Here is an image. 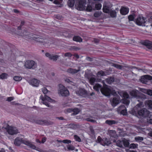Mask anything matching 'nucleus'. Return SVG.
<instances>
[{"label":"nucleus","instance_id":"nucleus-38","mask_svg":"<svg viewBox=\"0 0 152 152\" xmlns=\"http://www.w3.org/2000/svg\"><path fill=\"white\" fill-rule=\"evenodd\" d=\"M116 145H117L118 147H122L123 145L122 140L121 141L120 140H118L116 142Z\"/></svg>","mask_w":152,"mask_h":152},{"label":"nucleus","instance_id":"nucleus-24","mask_svg":"<svg viewBox=\"0 0 152 152\" xmlns=\"http://www.w3.org/2000/svg\"><path fill=\"white\" fill-rule=\"evenodd\" d=\"M102 7V4L99 3H96L95 5V6H94V10H100Z\"/></svg>","mask_w":152,"mask_h":152},{"label":"nucleus","instance_id":"nucleus-19","mask_svg":"<svg viewBox=\"0 0 152 152\" xmlns=\"http://www.w3.org/2000/svg\"><path fill=\"white\" fill-rule=\"evenodd\" d=\"M23 139L20 137L17 138L15 140L14 143L17 146H19L21 143H22Z\"/></svg>","mask_w":152,"mask_h":152},{"label":"nucleus","instance_id":"nucleus-44","mask_svg":"<svg viewBox=\"0 0 152 152\" xmlns=\"http://www.w3.org/2000/svg\"><path fill=\"white\" fill-rule=\"evenodd\" d=\"M145 77L146 78L147 81L148 82V80H152V77L151 76L145 75Z\"/></svg>","mask_w":152,"mask_h":152},{"label":"nucleus","instance_id":"nucleus-4","mask_svg":"<svg viewBox=\"0 0 152 152\" xmlns=\"http://www.w3.org/2000/svg\"><path fill=\"white\" fill-rule=\"evenodd\" d=\"M58 91V94L60 96H66L69 95V92L67 88L61 84L59 85Z\"/></svg>","mask_w":152,"mask_h":152},{"label":"nucleus","instance_id":"nucleus-15","mask_svg":"<svg viewBox=\"0 0 152 152\" xmlns=\"http://www.w3.org/2000/svg\"><path fill=\"white\" fill-rule=\"evenodd\" d=\"M22 143L27 145L33 149H35L36 148L35 146L31 142L26 139H23Z\"/></svg>","mask_w":152,"mask_h":152},{"label":"nucleus","instance_id":"nucleus-56","mask_svg":"<svg viewBox=\"0 0 152 152\" xmlns=\"http://www.w3.org/2000/svg\"><path fill=\"white\" fill-rule=\"evenodd\" d=\"M86 120L88 121H90L93 122H95L94 120L92 119L91 118H87L86 119Z\"/></svg>","mask_w":152,"mask_h":152},{"label":"nucleus","instance_id":"nucleus-3","mask_svg":"<svg viewBox=\"0 0 152 152\" xmlns=\"http://www.w3.org/2000/svg\"><path fill=\"white\" fill-rule=\"evenodd\" d=\"M101 91L103 95L106 96H109L110 94L114 96L116 94V92L115 90L112 89L111 88H109L106 86L101 88Z\"/></svg>","mask_w":152,"mask_h":152},{"label":"nucleus","instance_id":"nucleus-40","mask_svg":"<svg viewBox=\"0 0 152 152\" xmlns=\"http://www.w3.org/2000/svg\"><path fill=\"white\" fill-rule=\"evenodd\" d=\"M73 114L74 115L77 114L80 111V110L78 108H75L73 109Z\"/></svg>","mask_w":152,"mask_h":152},{"label":"nucleus","instance_id":"nucleus-42","mask_svg":"<svg viewBox=\"0 0 152 152\" xmlns=\"http://www.w3.org/2000/svg\"><path fill=\"white\" fill-rule=\"evenodd\" d=\"M135 18V15L133 14L132 15H129L128 17V19L130 21H133L134 20Z\"/></svg>","mask_w":152,"mask_h":152},{"label":"nucleus","instance_id":"nucleus-9","mask_svg":"<svg viewBox=\"0 0 152 152\" xmlns=\"http://www.w3.org/2000/svg\"><path fill=\"white\" fill-rule=\"evenodd\" d=\"M6 129L8 133L10 135L16 134L18 132V130L16 127L9 126L7 127Z\"/></svg>","mask_w":152,"mask_h":152},{"label":"nucleus","instance_id":"nucleus-10","mask_svg":"<svg viewBox=\"0 0 152 152\" xmlns=\"http://www.w3.org/2000/svg\"><path fill=\"white\" fill-rule=\"evenodd\" d=\"M40 81L36 79H33L29 80L28 83L32 86L34 87H38L40 83Z\"/></svg>","mask_w":152,"mask_h":152},{"label":"nucleus","instance_id":"nucleus-26","mask_svg":"<svg viewBox=\"0 0 152 152\" xmlns=\"http://www.w3.org/2000/svg\"><path fill=\"white\" fill-rule=\"evenodd\" d=\"M80 70H76L74 69H68L67 71L68 72L74 74Z\"/></svg>","mask_w":152,"mask_h":152},{"label":"nucleus","instance_id":"nucleus-36","mask_svg":"<svg viewBox=\"0 0 152 152\" xmlns=\"http://www.w3.org/2000/svg\"><path fill=\"white\" fill-rule=\"evenodd\" d=\"M72 80V79L71 78H67L65 79V81L66 82L69 83L72 85H74V83H73Z\"/></svg>","mask_w":152,"mask_h":152},{"label":"nucleus","instance_id":"nucleus-48","mask_svg":"<svg viewBox=\"0 0 152 152\" xmlns=\"http://www.w3.org/2000/svg\"><path fill=\"white\" fill-rule=\"evenodd\" d=\"M110 133H113V134H110V136L113 137H115L116 135V132L114 130H110Z\"/></svg>","mask_w":152,"mask_h":152},{"label":"nucleus","instance_id":"nucleus-21","mask_svg":"<svg viewBox=\"0 0 152 152\" xmlns=\"http://www.w3.org/2000/svg\"><path fill=\"white\" fill-rule=\"evenodd\" d=\"M110 143V141L106 138H104L101 142V144L103 145H108Z\"/></svg>","mask_w":152,"mask_h":152},{"label":"nucleus","instance_id":"nucleus-37","mask_svg":"<svg viewBox=\"0 0 152 152\" xmlns=\"http://www.w3.org/2000/svg\"><path fill=\"white\" fill-rule=\"evenodd\" d=\"M146 79V78L145 77V75H144L141 77V79H140V81L143 83H145L147 82Z\"/></svg>","mask_w":152,"mask_h":152},{"label":"nucleus","instance_id":"nucleus-2","mask_svg":"<svg viewBox=\"0 0 152 152\" xmlns=\"http://www.w3.org/2000/svg\"><path fill=\"white\" fill-rule=\"evenodd\" d=\"M118 93L123 99L121 100L119 96L113 98L111 100V104L112 106L113 107H115L120 102H122L123 103L128 105L129 103V95L126 92L122 91L121 92H118Z\"/></svg>","mask_w":152,"mask_h":152},{"label":"nucleus","instance_id":"nucleus-64","mask_svg":"<svg viewBox=\"0 0 152 152\" xmlns=\"http://www.w3.org/2000/svg\"><path fill=\"white\" fill-rule=\"evenodd\" d=\"M148 134L151 136L152 137V130L151 132H149L148 133Z\"/></svg>","mask_w":152,"mask_h":152},{"label":"nucleus","instance_id":"nucleus-28","mask_svg":"<svg viewBox=\"0 0 152 152\" xmlns=\"http://www.w3.org/2000/svg\"><path fill=\"white\" fill-rule=\"evenodd\" d=\"M73 40L77 42H82V39L81 38L78 36H75L73 38Z\"/></svg>","mask_w":152,"mask_h":152},{"label":"nucleus","instance_id":"nucleus-18","mask_svg":"<svg viewBox=\"0 0 152 152\" xmlns=\"http://www.w3.org/2000/svg\"><path fill=\"white\" fill-rule=\"evenodd\" d=\"M76 93L77 94L83 96H85L87 94L86 91L83 88L79 89V90Z\"/></svg>","mask_w":152,"mask_h":152},{"label":"nucleus","instance_id":"nucleus-51","mask_svg":"<svg viewBox=\"0 0 152 152\" xmlns=\"http://www.w3.org/2000/svg\"><path fill=\"white\" fill-rule=\"evenodd\" d=\"M42 91L43 93L45 94H47L48 92L47 88L44 87L42 88Z\"/></svg>","mask_w":152,"mask_h":152},{"label":"nucleus","instance_id":"nucleus-33","mask_svg":"<svg viewBox=\"0 0 152 152\" xmlns=\"http://www.w3.org/2000/svg\"><path fill=\"white\" fill-rule=\"evenodd\" d=\"M135 140L137 142H140L143 140V138L141 137L137 136L135 137Z\"/></svg>","mask_w":152,"mask_h":152},{"label":"nucleus","instance_id":"nucleus-57","mask_svg":"<svg viewBox=\"0 0 152 152\" xmlns=\"http://www.w3.org/2000/svg\"><path fill=\"white\" fill-rule=\"evenodd\" d=\"M72 56V55L69 53H66L65 54V56L67 57H71Z\"/></svg>","mask_w":152,"mask_h":152},{"label":"nucleus","instance_id":"nucleus-17","mask_svg":"<svg viewBox=\"0 0 152 152\" xmlns=\"http://www.w3.org/2000/svg\"><path fill=\"white\" fill-rule=\"evenodd\" d=\"M45 56L50 59L53 61L56 60L58 57V56H53V55L48 53H46Z\"/></svg>","mask_w":152,"mask_h":152},{"label":"nucleus","instance_id":"nucleus-11","mask_svg":"<svg viewBox=\"0 0 152 152\" xmlns=\"http://www.w3.org/2000/svg\"><path fill=\"white\" fill-rule=\"evenodd\" d=\"M112 6L110 4L105 3L103 5V11L104 12L109 13L112 9Z\"/></svg>","mask_w":152,"mask_h":152},{"label":"nucleus","instance_id":"nucleus-53","mask_svg":"<svg viewBox=\"0 0 152 152\" xmlns=\"http://www.w3.org/2000/svg\"><path fill=\"white\" fill-rule=\"evenodd\" d=\"M62 142H63L66 144H69L71 142V141L70 140H64Z\"/></svg>","mask_w":152,"mask_h":152},{"label":"nucleus","instance_id":"nucleus-59","mask_svg":"<svg viewBox=\"0 0 152 152\" xmlns=\"http://www.w3.org/2000/svg\"><path fill=\"white\" fill-rule=\"evenodd\" d=\"M53 3L54 4H56L59 5L60 4L59 2L57 0L54 1Z\"/></svg>","mask_w":152,"mask_h":152},{"label":"nucleus","instance_id":"nucleus-22","mask_svg":"<svg viewBox=\"0 0 152 152\" xmlns=\"http://www.w3.org/2000/svg\"><path fill=\"white\" fill-rule=\"evenodd\" d=\"M145 104V106L149 109H152V101L149 100H146Z\"/></svg>","mask_w":152,"mask_h":152},{"label":"nucleus","instance_id":"nucleus-25","mask_svg":"<svg viewBox=\"0 0 152 152\" xmlns=\"http://www.w3.org/2000/svg\"><path fill=\"white\" fill-rule=\"evenodd\" d=\"M75 3V0H69L67 3L68 5L71 7H73Z\"/></svg>","mask_w":152,"mask_h":152},{"label":"nucleus","instance_id":"nucleus-61","mask_svg":"<svg viewBox=\"0 0 152 152\" xmlns=\"http://www.w3.org/2000/svg\"><path fill=\"white\" fill-rule=\"evenodd\" d=\"M46 138L45 137H44L42 139V143H44L46 141Z\"/></svg>","mask_w":152,"mask_h":152},{"label":"nucleus","instance_id":"nucleus-46","mask_svg":"<svg viewBox=\"0 0 152 152\" xmlns=\"http://www.w3.org/2000/svg\"><path fill=\"white\" fill-rule=\"evenodd\" d=\"M145 45L150 47H152V42L150 41L147 42H145Z\"/></svg>","mask_w":152,"mask_h":152},{"label":"nucleus","instance_id":"nucleus-13","mask_svg":"<svg viewBox=\"0 0 152 152\" xmlns=\"http://www.w3.org/2000/svg\"><path fill=\"white\" fill-rule=\"evenodd\" d=\"M117 111L123 115H126L127 114L126 108L124 105H121L118 107L117 109Z\"/></svg>","mask_w":152,"mask_h":152},{"label":"nucleus","instance_id":"nucleus-41","mask_svg":"<svg viewBox=\"0 0 152 152\" xmlns=\"http://www.w3.org/2000/svg\"><path fill=\"white\" fill-rule=\"evenodd\" d=\"M102 12H96L94 14V16L95 17L98 18L101 15Z\"/></svg>","mask_w":152,"mask_h":152},{"label":"nucleus","instance_id":"nucleus-32","mask_svg":"<svg viewBox=\"0 0 152 152\" xmlns=\"http://www.w3.org/2000/svg\"><path fill=\"white\" fill-rule=\"evenodd\" d=\"M105 123L109 125H112L116 123V122L114 120H107Z\"/></svg>","mask_w":152,"mask_h":152},{"label":"nucleus","instance_id":"nucleus-16","mask_svg":"<svg viewBox=\"0 0 152 152\" xmlns=\"http://www.w3.org/2000/svg\"><path fill=\"white\" fill-rule=\"evenodd\" d=\"M130 95L133 97L138 98L139 97L140 92L137 90H133L130 92Z\"/></svg>","mask_w":152,"mask_h":152},{"label":"nucleus","instance_id":"nucleus-50","mask_svg":"<svg viewBox=\"0 0 152 152\" xmlns=\"http://www.w3.org/2000/svg\"><path fill=\"white\" fill-rule=\"evenodd\" d=\"M67 149L69 150L72 151L75 149V147L72 145H69L67 147Z\"/></svg>","mask_w":152,"mask_h":152},{"label":"nucleus","instance_id":"nucleus-52","mask_svg":"<svg viewBox=\"0 0 152 152\" xmlns=\"http://www.w3.org/2000/svg\"><path fill=\"white\" fill-rule=\"evenodd\" d=\"M140 90L141 92L145 94H147V92L148 90L145 89L140 88Z\"/></svg>","mask_w":152,"mask_h":152},{"label":"nucleus","instance_id":"nucleus-6","mask_svg":"<svg viewBox=\"0 0 152 152\" xmlns=\"http://www.w3.org/2000/svg\"><path fill=\"white\" fill-rule=\"evenodd\" d=\"M86 1L85 0H76L75 4L76 9L80 10H83L85 9Z\"/></svg>","mask_w":152,"mask_h":152},{"label":"nucleus","instance_id":"nucleus-35","mask_svg":"<svg viewBox=\"0 0 152 152\" xmlns=\"http://www.w3.org/2000/svg\"><path fill=\"white\" fill-rule=\"evenodd\" d=\"M109 13L110 14V16L112 17H115L116 16V12L115 10H113L112 9Z\"/></svg>","mask_w":152,"mask_h":152},{"label":"nucleus","instance_id":"nucleus-12","mask_svg":"<svg viewBox=\"0 0 152 152\" xmlns=\"http://www.w3.org/2000/svg\"><path fill=\"white\" fill-rule=\"evenodd\" d=\"M88 4H87V7H85L84 10L88 12H91L92 10H94V2L91 3L90 2V0H88Z\"/></svg>","mask_w":152,"mask_h":152},{"label":"nucleus","instance_id":"nucleus-62","mask_svg":"<svg viewBox=\"0 0 152 152\" xmlns=\"http://www.w3.org/2000/svg\"><path fill=\"white\" fill-rule=\"evenodd\" d=\"M148 122L150 124H152V119H150L148 120Z\"/></svg>","mask_w":152,"mask_h":152},{"label":"nucleus","instance_id":"nucleus-8","mask_svg":"<svg viewBox=\"0 0 152 152\" xmlns=\"http://www.w3.org/2000/svg\"><path fill=\"white\" fill-rule=\"evenodd\" d=\"M137 24L139 26H146L145 24L149 23L148 21H145V18L143 17H138L136 20Z\"/></svg>","mask_w":152,"mask_h":152},{"label":"nucleus","instance_id":"nucleus-31","mask_svg":"<svg viewBox=\"0 0 152 152\" xmlns=\"http://www.w3.org/2000/svg\"><path fill=\"white\" fill-rule=\"evenodd\" d=\"M114 80V78L110 77L106 79V81L109 84H111Z\"/></svg>","mask_w":152,"mask_h":152},{"label":"nucleus","instance_id":"nucleus-14","mask_svg":"<svg viewBox=\"0 0 152 152\" xmlns=\"http://www.w3.org/2000/svg\"><path fill=\"white\" fill-rule=\"evenodd\" d=\"M85 77L88 79L91 85H93L94 83L96 81L94 76V75H88L86 73Z\"/></svg>","mask_w":152,"mask_h":152},{"label":"nucleus","instance_id":"nucleus-45","mask_svg":"<svg viewBox=\"0 0 152 152\" xmlns=\"http://www.w3.org/2000/svg\"><path fill=\"white\" fill-rule=\"evenodd\" d=\"M138 146V145L137 144H135L134 143H132L130 144V147L133 149H134L137 148Z\"/></svg>","mask_w":152,"mask_h":152},{"label":"nucleus","instance_id":"nucleus-29","mask_svg":"<svg viewBox=\"0 0 152 152\" xmlns=\"http://www.w3.org/2000/svg\"><path fill=\"white\" fill-rule=\"evenodd\" d=\"M123 145L125 147H128L129 144V143L128 140L125 139H124L122 140Z\"/></svg>","mask_w":152,"mask_h":152},{"label":"nucleus","instance_id":"nucleus-39","mask_svg":"<svg viewBox=\"0 0 152 152\" xmlns=\"http://www.w3.org/2000/svg\"><path fill=\"white\" fill-rule=\"evenodd\" d=\"M112 66L119 69H122L123 68L122 66L116 64H112Z\"/></svg>","mask_w":152,"mask_h":152},{"label":"nucleus","instance_id":"nucleus-7","mask_svg":"<svg viewBox=\"0 0 152 152\" xmlns=\"http://www.w3.org/2000/svg\"><path fill=\"white\" fill-rule=\"evenodd\" d=\"M24 66L25 67L28 69H34L37 68V65L36 63L34 61L32 60H28L25 63Z\"/></svg>","mask_w":152,"mask_h":152},{"label":"nucleus","instance_id":"nucleus-27","mask_svg":"<svg viewBox=\"0 0 152 152\" xmlns=\"http://www.w3.org/2000/svg\"><path fill=\"white\" fill-rule=\"evenodd\" d=\"M8 75L6 73H3L0 75V79H7L8 77Z\"/></svg>","mask_w":152,"mask_h":152},{"label":"nucleus","instance_id":"nucleus-43","mask_svg":"<svg viewBox=\"0 0 152 152\" xmlns=\"http://www.w3.org/2000/svg\"><path fill=\"white\" fill-rule=\"evenodd\" d=\"M76 126L74 124H69L68 125V127L72 128V129H74L76 127Z\"/></svg>","mask_w":152,"mask_h":152},{"label":"nucleus","instance_id":"nucleus-49","mask_svg":"<svg viewBox=\"0 0 152 152\" xmlns=\"http://www.w3.org/2000/svg\"><path fill=\"white\" fill-rule=\"evenodd\" d=\"M75 139L76 141L80 142L81 141V140L80 138L77 136L76 135H75L74 136Z\"/></svg>","mask_w":152,"mask_h":152},{"label":"nucleus","instance_id":"nucleus-5","mask_svg":"<svg viewBox=\"0 0 152 152\" xmlns=\"http://www.w3.org/2000/svg\"><path fill=\"white\" fill-rule=\"evenodd\" d=\"M40 102L45 105L48 107H50L49 104V103L53 102L54 101L51 99L50 97L46 95H45L44 97L41 95L40 97Z\"/></svg>","mask_w":152,"mask_h":152},{"label":"nucleus","instance_id":"nucleus-47","mask_svg":"<svg viewBox=\"0 0 152 152\" xmlns=\"http://www.w3.org/2000/svg\"><path fill=\"white\" fill-rule=\"evenodd\" d=\"M105 75L104 73L102 71H101L98 72L97 75L99 76H103Z\"/></svg>","mask_w":152,"mask_h":152},{"label":"nucleus","instance_id":"nucleus-55","mask_svg":"<svg viewBox=\"0 0 152 152\" xmlns=\"http://www.w3.org/2000/svg\"><path fill=\"white\" fill-rule=\"evenodd\" d=\"M147 94L151 96H152V91L150 90H148Z\"/></svg>","mask_w":152,"mask_h":152},{"label":"nucleus","instance_id":"nucleus-63","mask_svg":"<svg viewBox=\"0 0 152 152\" xmlns=\"http://www.w3.org/2000/svg\"><path fill=\"white\" fill-rule=\"evenodd\" d=\"M56 118L57 119H58L61 120H62L64 119V118L62 117H56Z\"/></svg>","mask_w":152,"mask_h":152},{"label":"nucleus","instance_id":"nucleus-34","mask_svg":"<svg viewBox=\"0 0 152 152\" xmlns=\"http://www.w3.org/2000/svg\"><path fill=\"white\" fill-rule=\"evenodd\" d=\"M101 87V85L99 84H96L94 86V89L96 91H98L100 89Z\"/></svg>","mask_w":152,"mask_h":152},{"label":"nucleus","instance_id":"nucleus-1","mask_svg":"<svg viewBox=\"0 0 152 152\" xmlns=\"http://www.w3.org/2000/svg\"><path fill=\"white\" fill-rule=\"evenodd\" d=\"M144 106V105L142 102H140L131 110V112L132 114L137 117L143 116L145 117H148L147 119V121L148 123H149L148 122V120L151 119V113L146 109L144 108L140 110L141 108Z\"/></svg>","mask_w":152,"mask_h":152},{"label":"nucleus","instance_id":"nucleus-20","mask_svg":"<svg viewBox=\"0 0 152 152\" xmlns=\"http://www.w3.org/2000/svg\"><path fill=\"white\" fill-rule=\"evenodd\" d=\"M129 12V9L128 8L122 7L120 10V12L123 15H126L128 14Z\"/></svg>","mask_w":152,"mask_h":152},{"label":"nucleus","instance_id":"nucleus-58","mask_svg":"<svg viewBox=\"0 0 152 152\" xmlns=\"http://www.w3.org/2000/svg\"><path fill=\"white\" fill-rule=\"evenodd\" d=\"M73 109L72 110V109H70V108H69V109H66V113H70L71 112H72V111H73Z\"/></svg>","mask_w":152,"mask_h":152},{"label":"nucleus","instance_id":"nucleus-54","mask_svg":"<svg viewBox=\"0 0 152 152\" xmlns=\"http://www.w3.org/2000/svg\"><path fill=\"white\" fill-rule=\"evenodd\" d=\"M14 98L13 97H10L7 98L6 100L7 101L10 102L13 100L14 99Z\"/></svg>","mask_w":152,"mask_h":152},{"label":"nucleus","instance_id":"nucleus-23","mask_svg":"<svg viewBox=\"0 0 152 152\" xmlns=\"http://www.w3.org/2000/svg\"><path fill=\"white\" fill-rule=\"evenodd\" d=\"M30 38L34 39L37 41L39 42H42V40H40V39L38 37V36L33 34H30Z\"/></svg>","mask_w":152,"mask_h":152},{"label":"nucleus","instance_id":"nucleus-30","mask_svg":"<svg viewBox=\"0 0 152 152\" xmlns=\"http://www.w3.org/2000/svg\"><path fill=\"white\" fill-rule=\"evenodd\" d=\"M13 79L16 81H20L22 80V78L21 76H15L13 77Z\"/></svg>","mask_w":152,"mask_h":152},{"label":"nucleus","instance_id":"nucleus-60","mask_svg":"<svg viewBox=\"0 0 152 152\" xmlns=\"http://www.w3.org/2000/svg\"><path fill=\"white\" fill-rule=\"evenodd\" d=\"M102 140L101 137H98V138H97V141H98L99 142H100V143L101 144V142L102 141Z\"/></svg>","mask_w":152,"mask_h":152}]
</instances>
